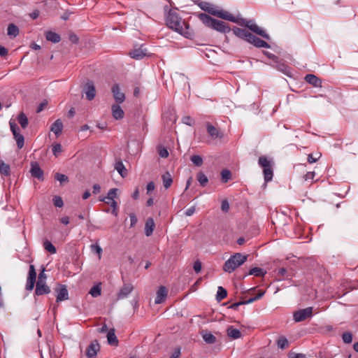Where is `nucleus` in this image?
<instances>
[{"label":"nucleus","mask_w":358,"mask_h":358,"mask_svg":"<svg viewBox=\"0 0 358 358\" xmlns=\"http://www.w3.org/2000/svg\"><path fill=\"white\" fill-rule=\"evenodd\" d=\"M198 17L205 26L221 33H228L231 30L226 22L214 19L206 13H200Z\"/></svg>","instance_id":"2"},{"label":"nucleus","mask_w":358,"mask_h":358,"mask_svg":"<svg viewBox=\"0 0 358 358\" xmlns=\"http://www.w3.org/2000/svg\"><path fill=\"white\" fill-rule=\"evenodd\" d=\"M17 121L23 129H25L29 123L28 118L27 117L26 115L22 112L18 115Z\"/></svg>","instance_id":"34"},{"label":"nucleus","mask_w":358,"mask_h":358,"mask_svg":"<svg viewBox=\"0 0 358 358\" xmlns=\"http://www.w3.org/2000/svg\"><path fill=\"white\" fill-rule=\"evenodd\" d=\"M231 178V173L228 169H224L221 172V180L222 182L226 183Z\"/></svg>","instance_id":"41"},{"label":"nucleus","mask_w":358,"mask_h":358,"mask_svg":"<svg viewBox=\"0 0 358 358\" xmlns=\"http://www.w3.org/2000/svg\"><path fill=\"white\" fill-rule=\"evenodd\" d=\"M129 217H130V222H131L130 227L131 228V227H134L136 224L138 220H137L136 216L134 213H130Z\"/></svg>","instance_id":"53"},{"label":"nucleus","mask_w":358,"mask_h":358,"mask_svg":"<svg viewBox=\"0 0 358 358\" xmlns=\"http://www.w3.org/2000/svg\"><path fill=\"white\" fill-rule=\"evenodd\" d=\"M319 157H314L312 154H309L308 156V162L310 164H313L314 162H316Z\"/></svg>","instance_id":"60"},{"label":"nucleus","mask_w":358,"mask_h":358,"mask_svg":"<svg viewBox=\"0 0 358 358\" xmlns=\"http://www.w3.org/2000/svg\"><path fill=\"white\" fill-rule=\"evenodd\" d=\"M198 6L200 7L201 10L214 16L226 20L234 21L233 15H231L230 13L227 11L217 9L210 3L206 1H201L198 3Z\"/></svg>","instance_id":"3"},{"label":"nucleus","mask_w":358,"mask_h":358,"mask_svg":"<svg viewBox=\"0 0 358 358\" xmlns=\"http://www.w3.org/2000/svg\"><path fill=\"white\" fill-rule=\"evenodd\" d=\"M180 355V350L178 348V349L175 350V351L171 355L170 358H179Z\"/></svg>","instance_id":"64"},{"label":"nucleus","mask_w":358,"mask_h":358,"mask_svg":"<svg viewBox=\"0 0 358 358\" xmlns=\"http://www.w3.org/2000/svg\"><path fill=\"white\" fill-rule=\"evenodd\" d=\"M182 123L189 126H192L194 124V119H192L190 116H184L182 118Z\"/></svg>","instance_id":"50"},{"label":"nucleus","mask_w":358,"mask_h":358,"mask_svg":"<svg viewBox=\"0 0 358 358\" xmlns=\"http://www.w3.org/2000/svg\"><path fill=\"white\" fill-rule=\"evenodd\" d=\"M258 164L263 168L264 178L266 182L273 179V171L272 169V161L266 156H261L258 159Z\"/></svg>","instance_id":"6"},{"label":"nucleus","mask_w":358,"mask_h":358,"mask_svg":"<svg viewBox=\"0 0 358 358\" xmlns=\"http://www.w3.org/2000/svg\"><path fill=\"white\" fill-rule=\"evenodd\" d=\"M234 20H229L230 22L237 23L240 24L241 26H245L247 28H248L250 30L253 31L257 35L261 36L262 37L266 38V39H270V36L268 34L266 33V31L263 29H262L260 27H259L253 20H248L246 19L239 17H235L234 16Z\"/></svg>","instance_id":"5"},{"label":"nucleus","mask_w":358,"mask_h":358,"mask_svg":"<svg viewBox=\"0 0 358 358\" xmlns=\"http://www.w3.org/2000/svg\"><path fill=\"white\" fill-rule=\"evenodd\" d=\"M167 289L164 286H161L157 292L155 303L159 304L164 302L167 296Z\"/></svg>","instance_id":"20"},{"label":"nucleus","mask_w":358,"mask_h":358,"mask_svg":"<svg viewBox=\"0 0 358 358\" xmlns=\"http://www.w3.org/2000/svg\"><path fill=\"white\" fill-rule=\"evenodd\" d=\"M158 153L162 158H166L169 156V152L165 148H159Z\"/></svg>","instance_id":"51"},{"label":"nucleus","mask_w":358,"mask_h":358,"mask_svg":"<svg viewBox=\"0 0 358 358\" xmlns=\"http://www.w3.org/2000/svg\"><path fill=\"white\" fill-rule=\"evenodd\" d=\"M304 80L306 83L315 87H322V80L314 74H307Z\"/></svg>","instance_id":"19"},{"label":"nucleus","mask_w":358,"mask_h":358,"mask_svg":"<svg viewBox=\"0 0 358 358\" xmlns=\"http://www.w3.org/2000/svg\"><path fill=\"white\" fill-rule=\"evenodd\" d=\"M342 339L345 343H351L352 341V335L350 332H345L342 335Z\"/></svg>","instance_id":"45"},{"label":"nucleus","mask_w":358,"mask_h":358,"mask_svg":"<svg viewBox=\"0 0 358 358\" xmlns=\"http://www.w3.org/2000/svg\"><path fill=\"white\" fill-rule=\"evenodd\" d=\"M305 355L301 353L289 352L288 354V358H304Z\"/></svg>","instance_id":"55"},{"label":"nucleus","mask_w":358,"mask_h":358,"mask_svg":"<svg viewBox=\"0 0 358 358\" xmlns=\"http://www.w3.org/2000/svg\"><path fill=\"white\" fill-rule=\"evenodd\" d=\"M100 191H101L100 185L99 184H94L93 185V191H92L93 194H96L99 193Z\"/></svg>","instance_id":"63"},{"label":"nucleus","mask_w":358,"mask_h":358,"mask_svg":"<svg viewBox=\"0 0 358 358\" xmlns=\"http://www.w3.org/2000/svg\"><path fill=\"white\" fill-rule=\"evenodd\" d=\"M194 212H195V207L192 206L186 210V211L185 212V214L186 216H191L194 213Z\"/></svg>","instance_id":"59"},{"label":"nucleus","mask_w":358,"mask_h":358,"mask_svg":"<svg viewBox=\"0 0 358 358\" xmlns=\"http://www.w3.org/2000/svg\"><path fill=\"white\" fill-rule=\"evenodd\" d=\"M8 55V50L2 45H0V56L5 57Z\"/></svg>","instance_id":"61"},{"label":"nucleus","mask_w":358,"mask_h":358,"mask_svg":"<svg viewBox=\"0 0 358 358\" xmlns=\"http://www.w3.org/2000/svg\"><path fill=\"white\" fill-rule=\"evenodd\" d=\"M221 209L224 212H228L229 210V204L227 200H224L221 204Z\"/></svg>","instance_id":"54"},{"label":"nucleus","mask_w":358,"mask_h":358,"mask_svg":"<svg viewBox=\"0 0 358 358\" xmlns=\"http://www.w3.org/2000/svg\"><path fill=\"white\" fill-rule=\"evenodd\" d=\"M50 292V288L48 286L45 282H41V280H38L36 284V289L35 294L37 296H41L43 294H47Z\"/></svg>","instance_id":"14"},{"label":"nucleus","mask_w":358,"mask_h":358,"mask_svg":"<svg viewBox=\"0 0 358 358\" xmlns=\"http://www.w3.org/2000/svg\"><path fill=\"white\" fill-rule=\"evenodd\" d=\"M53 203L56 207L61 208L63 206V200L60 196H56L53 198Z\"/></svg>","instance_id":"49"},{"label":"nucleus","mask_w":358,"mask_h":358,"mask_svg":"<svg viewBox=\"0 0 358 358\" xmlns=\"http://www.w3.org/2000/svg\"><path fill=\"white\" fill-rule=\"evenodd\" d=\"M45 38L47 41H50L54 43H59L61 41L60 36L52 31H48L45 32Z\"/></svg>","instance_id":"28"},{"label":"nucleus","mask_w":358,"mask_h":358,"mask_svg":"<svg viewBox=\"0 0 358 358\" xmlns=\"http://www.w3.org/2000/svg\"><path fill=\"white\" fill-rule=\"evenodd\" d=\"M266 273V271H264L261 268L255 267L249 271V275H253L257 277L264 276Z\"/></svg>","instance_id":"37"},{"label":"nucleus","mask_w":358,"mask_h":358,"mask_svg":"<svg viewBox=\"0 0 358 358\" xmlns=\"http://www.w3.org/2000/svg\"><path fill=\"white\" fill-rule=\"evenodd\" d=\"M227 336L232 339H238L242 336L241 331L234 328L233 326L228 327L227 329Z\"/></svg>","instance_id":"26"},{"label":"nucleus","mask_w":358,"mask_h":358,"mask_svg":"<svg viewBox=\"0 0 358 358\" xmlns=\"http://www.w3.org/2000/svg\"><path fill=\"white\" fill-rule=\"evenodd\" d=\"M10 166L3 162H0V173L2 175L8 176L10 175Z\"/></svg>","instance_id":"39"},{"label":"nucleus","mask_w":358,"mask_h":358,"mask_svg":"<svg viewBox=\"0 0 358 358\" xmlns=\"http://www.w3.org/2000/svg\"><path fill=\"white\" fill-rule=\"evenodd\" d=\"M248 259V255H242L241 253H235L231 255L228 260H227L223 266V270L227 273H232L243 264Z\"/></svg>","instance_id":"4"},{"label":"nucleus","mask_w":358,"mask_h":358,"mask_svg":"<svg viewBox=\"0 0 358 358\" xmlns=\"http://www.w3.org/2000/svg\"><path fill=\"white\" fill-rule=\"evenodd\" d=\"M52 153L55 157H57L62 152V145L60 143H55L52 145Z\"/></svg>","instance_id":"47"},{"label":"nucleus","mask_w":358,"mask_h":358,"mask_svg":"<svg viewBox=\"0 0 358 358\" xmlns=\"http://www.w3.org/2000/svg\"><path fill=\"white\" fill-rule=\"evenodd\" d=\"M7 34L10 38H15L19 34V28L14 24H9L7 29Z\"/></svg>","instance_id":"30"},{"label":"nucleus","mask_w":358,"mask_h":358,"mask_svg":"<svg viewBox=\"0 0 358 358\" xmlns=\"http://www.w3.org/2000/svg\"><path fill=\"white\" fill-rule=\"evenodd\" d=\"M30 172L34 178H38L41 180H43V171L40 168L39 165L36 162L31 163Z\"/></svg>","instance_id":"17"},{"label":"nucleus","mask_w":358,"mask_h":358,"mask_svg":"<svg viewBox=\"0 0 358 358\" xmlns=\"http://www.w3.org/2000/svg\"><path fill=\"white\" fill-rule=\"evenodd\" d=\"M117 188H112L110 189L108 194H107V196H105V197H100L99 198V201H105L106 199L107 200H111V201H115L114 199L117 196Z\"/></svg>","instance_id":"32"},{"label":"nucleus","mask_w":358,"mask_h":358,"mask_svg":"<svg viewBox=\"0 0 358 358\" xmlns=\"http://www.w3.org/2000/svg\"><path fill=\"white\" fill-rule=\"evenodd\" d=\"M227 296V290L221 286L218 287L217 294H216L217 301H221L222 299L226 298Z\"/></svg>","instance_id":"36"},{"label":"nucleus","mask_w":358,"mask_h":358,"mask_svg":"<svg viewBox=\"0 0 358 358\" xmlns=\"http://www.w3.org/2000/svg\"><path fill=\"white\" fill-rule=\"evenodd\" d=\"M90 294L93 297H97V296H100L101 294V289L100 286L99 285H97L92 287L90 291Z\"/></svg>","instance_id":"43"},{"label":"nucleus","mask_w":358,"mask_h":358,"mask_svg":"<svg viewBox=\"0 0 358 358\" xmlns=\"http://www.w3.org/2000/svg\"><path fill=\"white\" fill-rule=\"evenodd\" d=\"M100 350V345L96 340L92 341L86 350V356L87 358H95L97 352Z\"/></svg>","instance_id":"10"},{"label":"nucleus","mask_w":358,"mask_h":358,"mask_svg":"<svg viewBox=\"0 0 358 358\" xmlns=\"http://www.w3.org/2000/svg\"><path fill=\"white\" fill-rule=\"evenodd\" d=\"M164 10L167 12L165 16L166 26L185 37L190 38L192 34L189 31V24L182 20L178 12L176 10L169 9L168 6H164Z\"/></svg>","instance_id":"1"},{"label":"nucleus","mask_w":358,"mask_h":358,"mask_svg":"<svg viewBox=\"0 0 358 358\" xmlns=\"http://www.w3.org/2000/svg\"><path fill=\"white\" fill-rule=\"evenodd\" d=\"M313 307H308L303 309H300L294 313V320L296 322H300L310 318L313 316Z\"/></svg>","instance_id":"7"},{"label":"nucleus","mask_w":358,"mask_h":358,"mask_svg":"<svg viewBox=\"0 0 358 358\" xmlns=\"http://www.w3.org/2000/svg\"><path fill=\"white\" fill-rule=\"evenodd\" d=\"M315 176V173L314 171L308 172L306 174L303 176V179L305 181L313 180Z\"/></svg>","instance_id":"52"},{"label":"nucleus","mask_w":358,"mask_h":358,"mask_svg":"<svg viewBox=\"0 0 358 358\" xmlns=\"http://www.w3.org/2000/svg\"><path fill=\"white\" fill-rule=\"evenodd\" d=\"M155 224L152 217H149L145 222V234L147 236H150L152 234L155 229Z\"/></svg>","instance_id":"25"},{"label":"nucleus","mask_w":358,"mask_h":358,"mask_svg":"<svg viewBox=\"0 0 358 358\" xmlns=\"http://www.w3.org/2000/svg\"><path fill=\"white\" fill-rule=\"evenodd\" d=\"M55 179L59 181L60 184L66 183L69 182V178L64 174L56 173L55 174Z\"/></svg>","instance_id":"42"},{"label":"nucleus","mask_w":358,"mask_h":358,"mask_svg":"<svg viewBox=\"0 0 358 358\" xmlns=\"http://www.w3.org/2000/svg\"><path fill=\"white\" fill-rule=\"evenodd\" d=\"M55 292L57 293L56 298L57 303L69 299V292L66 285H59V287L55 289Z\"/></svg>","instance_id":"11"},{"label":"nucleus","mask_w":358,"mask_h":358,"mask_svg":"<svg viewBox=\"0 0 358 358\" xmlns=\"http://www.w3.org/2000/svg\"><path fill=\"white\" fill-rule=\"evenodd\" d=\"M191 161L196 166H201L203 164V159L199 155H194L192 156Z\"/></svg>","instance_id":"44"},{"label":"nucleus","mask_w":358,"mask_h":358,"mask_svg":"<svg viewBox=\"0 0 358 358\" xmlns=\"http://www.w3.org/2000/svg\"><path fill=\"white\" fill-rule=\"evenodd\" d=\"M115 169L120 173V175L124 178L127 176V170L126 169L124 165L123 164L122 162L119 159L116 161L115 164Z\"/></svg>","instance_id":"27"},{"label":"nucleus","mask_w":358,"mask_h":358,"mask_svg":"<svg viewBox=\"0 0 358 358\" xmlns=\"http://www.w3.org/2000/svg\"><path fill=\"white\" fill-rule=\"evenodd\" d=\"M15 139L17 142V145L19 149H21L24 144V136L20 134L15 137Z\"/></svg>","instance_id":"46"},{"label":"nucleus","mask_w":358,"mask_h":358,"mask_svg":"<svg viewBox=\"0 0 358 358\" xmlns=\"http://www.w3.org/2000/svg\"><path fill=\"white\" fill-rule=\"evenodd\" d=\"M200 334L206 343L214 344L217 342L216 337L208 330H202Z\"/></svg>","instance_id":"21"},{"label":"nucleus","mask_w":358,"mask_h":358,"mask_svg":"<svg viewBox=\"0 0 358 358\" xmlns=\"http://www.w3.org/2000/svg\"><path fill=\"white\" fill-rule=\"evenodd\" d=\"M40 12L38 10H34L32 13L29 14V16L33 19L35 20L39 16Z\"/></svg>","instance_id":"62"},{"label":"nucleus","mask_w":358,"mask_h":358,"mask_svg":"<svg viewBox=\"0 0 358 358\" xmlns=\"http://www.w3.org/2000/svg\"><path fill=\"white\" fill-rule=\"evenodd\" d=\"M277 345L279 348L283 350L289 346L288 340L283 336H281L277 340Z\"/></svg>","instance_id":"35"},{"label":"nucleus","mask_w":358,"mask_h":358,"mask_svg":"<svg viewBox=\"0 0 358 358\" xmlns=\"http://www.w3.org/2000/svg\"><path fill=\"white\" fill-rule=\"evenodd\" d=\"M248 43L254 45L257 48H270V45L267 42L262 40L261 38L257 37L256 36L253 35L252 34L250 36Z\"/></svg>","instance_id":"15"},{"label":"nucleus","mask_w":358,"mask_h":358,"mask_svg":"<svg viewBox=\"0 0 358 358\" xmlns=\"http://www.w3.org/2000/svg\"><path fill=\"white\" fill-rule=\"evenodd\" d=\"M147 50L143 49L142 47L134 49L129 52V55L131 58L135 59H141L147 55Z\"/></svg>","instance_id":"22"},{"label":"nucleus","mask_w":358,"mask_h":358,"mask_svg":"<svg viewBox=\"0 0 358 358\" xmlns=\"http://www.w3.org/2000/svg\"><path fill=\"white\" fill-rule=\"evenodd\" d=\"M43 245L45 250H47L50 254H55L57 252L56 248L52 245V243L50 241H44Z\"/></svg>","instance_id":"38"},{"label":"nucleus","mask_w":358,"mask_h":358,"mask_svg":"<svg viewBox=\"0 0 358 358\" xmlns=\"http://www.w3.org/2000/svg\"><path fill=\"white\" fill-rule=\"evenodd\" d=\"M112 93L117 104L122 103L125 100V95L123 92L120 91V88L119 85L115 84L112 87Z\"/></svg>","instance_id":"13"},{"label":"nucleus","mask_w":358,"mask_h":358,"mask_svg":"<svg viewBox=\"0 0 358 358\" xmlns=\"http://www.w3.org/2000/svg\"><path fill=\"white\" fill-rule=\"evenodd\" d=\"M86 94V99L88 101H92L94 99L96 95V90L92 81H87L84 88Z\"/></svg>","instance_id":"12"},{"label":"nucleus","mask_w":358,"mask_h":358,"mask_svg":"<svg viewBox=\"0 0 358 358\" xmlns=\"http://www.w3.org/2000/svg\"><path fill=\"white\" fill-rule=\"evenodd\" d=\"M162 178L163 180L164 187L166 189L169 188L173 182L171 175L169 172H166L164 174L162 175Z\"/></svg>","instance_id":"31"},{"label":"nucleus","mask_w":358,"mask_h":358,"mask_svg":"<svg viewBox=\"0 0 358 358\" xmlns=\"http://www.w3.org/2000/svg\"><path fill=\"white\" fill-rule=\"evenodd\" d=\"M62 129L63 123L60 119L55 120L50 128L51 131H52L57 136L62 134Z\"/></svg>","instance_id":"24"},{"label":"nucleus","mask_w":358,"mask_h":358,"mask_svg":"<svg viewBox=\"0 0 358 358\" xmlns=\"http://www.w3.org/2000/svg\"><path fill=\"white\" fill-rule=\"evenodd\" d=\"M146 189L147 194H150L155 189V183L153 182H148Z\"/></svg>","instance_id":"57"},{"label":"nucleus","mask_w":358,"mask_h":358,"mask_svg":"<svg viewBox=\"0 0 358 358\" xmlns=\"http://www.w3.org/2000/svg\"><path fill=\"white\" fill-rule=\"evenodd\" d=\"M113 117L115 120H122L124 113L119 104H113L111 107Z\"/></svg>","instance_id":"23"},{"label":"nucleus","mask_w":358,"mask_h":358,"mask_svg":"<svg viewBox=\"0 0 358 358\" xmlns=\"http://www.w3.org/2000/svg\"><path fill=\"white\" fill-rule=\"evenodd\" d=\"M107 339H108V342L110 345H117L118 340L117 338V336H115L114 329H110L108 330V331L107 333Z\"/></svg>","instance_id":"29"},{"label":"nucleus","mask_w":358,"mask_h":358,"mask_svg":"<svg viewBox=\"0 0 358 358\" xmlns=\"http://www.w3.org/2000/svg\"><path fill=\"white\" fill-rule=\"evenodd\" d=\"M69 40L73 43H78V41H79V38L77 36L76 34H70L69 36Z\"/></svg>","instance_id":"58"},{"label":"nucleus","mask_w":358,"mask_h":358,"mask_svg":"<svg viewBox=\"0 0 358 358\" xmlns=\"http://www.w3.org/2000/svg\"><path fill=\"white\" fill-rule=\"evenodd\" d=\"M193 268L196 273H199L201 270V263L199 261H196Z\"/></svg>","instance_id":"56"},{"label":"nucleus","mask_w":358,"mask_h":358,"mask_svg":"<svg viewBox=\"0 0 358 358\" xmlns=\"http://www.w3.org/2000/svg\"><path fill=\"white\" fill-rule=\"evenodd\" d=\"M133 289L134 287L131 284L124 283L117 294V299H122L127 297V296L133 291Z\"/></svg>","instance_id":"16"},{"label":"nucleus","mask_w":358,"mask_h":358,"mask_svg":"<svg viewBox=\"0 0 358 358\" xmlns=\"http://www.w3.org/2000/svg\"><path fill=\"white\" fill-rule=\"evenodd\" d=\"M36 278V272L34 265L29 266V275L26 284V289L31 291L34 289Z\"/></svg>","instance_id":"9"},{"label":"nucleus","mask_w":358,"mask_h":358,"mask_svg":"<svg viewBox=\"0 0 358 358\" xmlns=\"http://www.w3.org/2000/svg\"><path fill=\"white\" fill-rule=\"evenodd\" d=\"M196 179L201 187H205L208 182L207 176L202 171L197 173Z\"/></svg>","instance_id":"33"},{"label":"nucleus","mask_w":358,"mask_h":358,"mask_svg":"<svg viewBox=\"0 0 358 358\" xmlns=\"http://www.w3.org/2000/svg\"><path fill=\"white\" fill-rule=\"evenodd\" d=\"M92 251L98 254L99 259H101L102 248L98 244L91 245Z\"/></svg>","instance_id":"48"},{"label":"nucleus","mask_w":358,"mask_h":358,"mask_svg":"<svg viewBox=\"0 0 358 358\" xmlns=\"http://www.w3.org/2000/svg\"><path fill=\"white\" fill-rule=\"evenodd\" d=\"M277 69L288 76H291L290 69L283 63L278 64L277 65Z\"/></svg>","instance_id":"40"},{"label":"nucleus","mask_w":358,"mask_h":358,"mask_svg":"<svg viewBox=\"0 0 358 358\" xmlns=\"http://www.w3.org/2000/svg\"><path fill=\"white\" fill-rule=\"evenodd\" d=\"M206 131L211 139H222L224 137V133L218 128L213 126L210 122L206 123Z\"/></svg>","instance_id":"8"},{"label":"nucleus","mask_w":358,"mask_h":358,"mask_svg":"<svg viewBox=\"0 0 358 358\" xmlns=\"http://www.w3.org/2000/svg\"><path fill=\"white\" fill-rule=\"evenodd\" d=\"M234 34L238 38L243 39L248 42L250 39V36H251V33L247 31L245 29H241L238 27H234L232 29Z\"/></svg>","instance_id":"18"}]
</instances>
